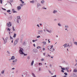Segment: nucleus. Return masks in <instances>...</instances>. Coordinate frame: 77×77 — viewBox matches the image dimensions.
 <instances>
[{"label":"nucleus","instance_id":"864d4df0","mask_svg":"<svg viewBox=\"0 0 77 77\" xmlns=\"http://www.w3.org/2000/svg\"><path fill=\"white\" fill-rule=\"evenodd\" d=\"M8 30L9 31H11V29H9V28H8Z\"/></svg>","mask_w":77,"mask_h":77},{"label":"nucleus","instance_id":"72a5a7b5","mask_svg":"<svg viewBox=\"0 0 77 77\" xmlns=\"http://www.w3.org/2000/svg\"><path fill=\"white\" fill-rule=\"evenodd\" d=\"M58 25L59 26H61V25L60 24V23H58Z\"/></svg>","mask_w":77,"mask_h":77},{"label":"nucleus","instance_id":"052dcab7","mask_svg":"<svg viewBox=\"0 0 77 77\" xmlns=\"http://www.w3.org/2000/svg\"><path fill=\"white\" fill-rule=\"evenodd\" d=\"M12 65H15V63H12Z\"/></svg>","mask_w":77,"mask_h":77},{"label":"nucleus","instance_id":"e433bc0d","mask_svg":"<svg viewBox=\"0 0 77 77\" xmlns=\"http://www.w3.org/2000/svg\"><path fill=\"white\" fill-rule=\"evenodd\" d=\"M73 72H77V70H75V69H74L73 70Z\"/></svg>","mask_w":77,"mask_h":77},{"label":"nucleus","instance_id":"b1692460","mask_svg":"<svg viewBox=\"0 0 77 77\" xmlns=\"http://www.w3.org/2000/svg\"><path fill=\"white\" fill-rule=\"evenodd\" d=\"M38 32H39L40 33L42 32H42H43V31H42V30H38Z\"/></svg>","mask_w":77,"mask_h":77},{"label":"nucleus","instance_id":"09e8293b","mask_svg":"<svg viewBox=\"0 0 77 77\" xmlns=\"http://www.w3.org/2000/svg\"><path fill=\"white\" fill-rule=\"evenodd\" d=\"M7 53H8V54H10V52H9V51H7Z\"/></svg>","mask_w":77,"mask_h":77},{"label":"nucleus","instance_id":"f3484780","mask_svg":"<svg viewBox=\"0 0 77 77\" xmlns=\"http://www.w3.org/2000/svg\"><path fill=\"white\" fill-rule=\"evenodd\" d=\"M74 44L75 45H76L77 46V42H75Z\"/></svg>","mask_w":77,"mask_h":77},{"label":"nucleus","instance_id":"aec40b11","mask_svg":"<svg viewBox=\"0 0 77 77\" xmlns=\"http://www.w3.org/2000/svg\"><path fill=\"white\" fill-rule=\"evenodd\" d=\"M65 28H66V29H68L69 28V26L67 25H65Z\"/></svg>","mask_w":77,"mask_h":77},{"label":"nucleus","instance_id":"f03ea898","mask_svg":"<svg viewBox=\"0 0 77 77\" xmlns=\"http://www.w3.org/2000/svg\"><path fill=\"white\" fill-rule=\"evenodd\" d=\"M18 41H19V38H17L15 40L14 43V45H16L17 44L18 42Z\"/></svg>","mask_w":77,"mask_h":77},{"label":"nucleus","instance_id":"4d7b16f0","mask_svg":"<svg viewBox=\"0 0 77 77\" xmlns=\"http://www.w3.org/2000/svg\"><path fill=\"white\" fill-rule=\"evenodd\" d=\"M49 33H51V30H50V31H49Z\"/></svg>","mask_w":77,"mask_h":77},{"label":"nucleus","instance_id":"79ce46f5","mask_svg":"<svg viewBox=\"0 0 77 77\" xmlns=\"http://www.w3.org/2000/svg\"><path fill=\"white\" fill-rule=\"evenodd\" d=\"M0 3L1 4H2V2H3V1H2V0H0Z\"/></svg>","mask_w":77,"mask_h":77},{"label":"nucleus","instance_id":"a211bd4d","mask_svg":"<svg viewBox=\"0 0 77 77\" xmlns=\"http://www.w3.org/2000/svg\"><path fill=\"white\" fill-rule=\"evenodd\" d=\"M45 2V1H44V0H43L41 1V3H42V4H44Z\"/></svg>","mask_w":77,"mask_h":77},{"label":"nucleus","instance_id":"ea45409f","mask_svg":"<svg viewBox=\"0 0 77 77\" xmlns=\"http://www.w3.org/2000/svg\"><path fill=\"white\" fill-rule=\"evenodd\" d=\"M41 47L40 46H38L37 47V49H38V48H41Z\"/></svg>","mask_w":77,"mask_h":77},{"label":"nucleus","instance_id":"393cba45","mask_svg":"<svg viewBox=\"0 0 77 77\" xmlns=\"http://www.w3.org/2000/svg\"><path fill=\"white\" fill-rule=\"evenodd\" d=\"M4 44H6V43L7 42V40H4Z\"/></svg>","mask_w":77,"mask_h":77},{"label":"nucleus","instance_id":"423d86ee","mask_svg":"<svg viewBox=\"0 0 77 77\" xmlns=\"http://www.w3.org/2000/svg\"><path fill=\"white\" fill-rule=\"evenodd\" d=\"M53 45H51V46H48V48L49 50H52V49L53 48Z\"/></svg>","mask_w":77,"mask_h":77},{"label":"nucleus","instance_id":"c9c22d12","mask_svg":"<svg viewBox=\"0 0 77 77\" xmlns=\"http://www.w3.org/2000/svg\"><path fill=\"white\" fill-rule=\"evenodd\" d=\"M64 74H65V75H68V73H67L66 72H65Z\"/></svg>","mask_w":77,"mask_h":77},{"label":"nucleus","instance_id":"4be33fe9","mask_svg":"<svg viewBox=\"0 0 77 77\" xmlns=\"http://www.w3.org/2000/svg\"><path fill=\"white\" fill-rule=\"evenodd\" d=\"M69 68V67H67L65 68V69L66 71H67V70H68Z\"/></svg>","mask_w":77,"mask_h":77},{"label":"nucleus","instance_id":"6e6552de","mask_svg":"<svg viewBox=\"0 0 77 77\" xmlns=\"http://www.w3.org/2000/svg\"><path fill=\"white\" fill-rule=\"evenodd\" d=\"M17 9L18 11H19V10L21 9V7L20 6H18L17 8Z\"/></svg>","mask_w":77,"mask_h":77},{"label":"nucleus","instance_id":"20e7f679","mask_svg":"<svg viewBox=\"0 0 77 77\" xmlns=\"http://www.w3.org/2000/svg\"><path fill=\"white\" fill-rule=\"evenodd\" d=\"M60 67L61 68V69H62L61 70V72H64V71L63 70H65V69L64 68H62V66H60Z\"/></svg>","mask_w":77,"mask_h":77},{"label":"nucleus","instance_id":"de8ad7c7","mask_svg":"<svg viewBox=\"0 0 77 77\" xmlns=\"http://www.w3.org/2000/svg\"><path fill=\"white\" fill-rule=\"evenodd\" d=\"M38 35H40V34H41V33L40 32H39L38 31Z\"/></svg>","mask_w":77,"mask_h":77},{"label":"nucleus","instance_id":"f257e3e1","mask_svg":"<svg viewBox=\"0 0 77 77\" xmlns=\"http://www.w3.org/2000/svg\"><path fill=\"white\" fill-rule=\"evenodd\" d=\"M19 52L20 54H23L24 56H27V54H24L21 49H20Z\"/></svg>","mask_w":77,"mask_h":77},{"label":"nucleus","instance_id":"6e6d98bb","mask_svg":"<svg viewBox=\"0 0 77 77\" xmlns=\"http://www.w3.org/2000/svg\"><path fill=\"white\" fill-rule=\"evenodd\" d=\"M21 3H22L23 4L24 3V1H22L21 2Z\"/></svg>","mask_w":77,"mask_h":77},{"label":"nucleus","instance_id":"680f3d73","mask_svg":"<svg viewBox=\"0 0 77 77\" xmlns=\"http://www.w3.org/2000/svg\"><path fill=\"white\" fill-rule=\"evenodd\" d=\"M37 26L38 27H40L39 26V24H37Z\"/></svg>","mask_w":77,"mask_h":77},{"label":"nucleus","instance_id":"473e14b6","mask_svg":"<svg viewBox=\"0 0 77 77\" xmlns=\"http://www.w3.org/2000/svg\"><path fill=\"white\" fill-rule=\"evenodd\" d=\"M1 72L2 74H4V72H5V71H4V70H3Z\"/></svg>","mask_w":77,"mask_h":77},{"label":"nucleus","instance_id":"412c9836","mask_svg":"<svg viewBox=\"0 0 77 77\" xmlns=\"http://www.w3.org/2000/svg\"><path fill=\"white\" fill-rule=\"evenodd\" d=\"M17 61V59H16L15 60L12 61L13 62H16Z\"/></svg>","mask_w":77,"mask_h":77},{"label":"nucleus","instance_id":"2eb2a0df","mask_svg":"<svg viewBox=\"0 0 77 77\" xmlns=\"http://www.w3.org/2000/svg\"><path fill=\"white\" fill-rule=\"evenodd\" d=\"M49 51H52V52H53V51H54V48H52V49L49 50Z\"/></svg>","mask_w":77,"mask_h":77},{"label":"nucleus","instance_id":"774afa93","mask_svg":"<svg viewBox=\"0 0 77 77\" xmlns=\"http://www.w3.org/2000/svg\"><path fill=\"white\" fill-rule=\"evenodd\" d=\"M77 63H76L75 65V66H77Z\"/></svg>","mask_w":77,"mask_h":77},{"label":"nucleus","instance_id":"2f4dec72","mask_svg":"<svg viewBox=\"0 0 77 77\" xmlns=\"http://www.w3.org/2000/svg\"><path fill=\"white\" fill-rule=\"evenodd\" d=\"M8 38H9V37H7L6 38H5V40L7 41L8 39Z\"/></svg>","mask_w":77,"mask_h":77},{"label":"nucleus","instance_id":"e2e57ef3","mask_svg":"<svg viewBox=\"0 0 77 77\" xmlns=\"http://www.w3.org/2000/svg\"><path fill=\"white\" fill-rule=\"evenodd\" d=\"M48 42L49 43H50V39H48Z\"/></svg>","mask_w":77,"mask_h":77},{"label":"nucleus","instance_id":"c85d7f7f","mask_svg":"<svg viewBox=\"0 0 77 77\" xmlns=\"http://www.w3.org/2000/svg\"><path fill=\"white\" fill-rule=\"evenodd\" d=\"M42 43H43L44 44H45V45H46V42H43Z\"/></svg>","mask_w":77,"mask_h":77},{"label":"nucleus","instance_id":"69168bd1","mask_svg":"<svg viewBox=\"0 0 77 77\" xmlns=\"http://www.w3.org/2000/svg\"><path fill=\"white\" fill-rule=\"evenodd\" d=\"M46 31L47 32H49V30H48V29H46Z\"/></svg>","mask_w":77,"mask_h":77},{"label":"nucleus","instance_id":"dca6fc26","mask_svg":"<svg viewBox=\"0 0 77 77\" xmlns=\"http://www.w3.org/2000/svg\"><path fill=\"white\" fill-rule=\"evenodd\" d=\"M30 3H35V1L32 0V1H30Z\"/></svg>","mask_w":77,"mask_h":77},{"label":"nucleus","instance_id":"603ef678","mask_svg":"<svg viewBox=\"0 0 77 77\" xmlns=\"http://www.w3.org/2000/svg\"><path fill=\"white\" fill-rule=\"evenodd\" d=\"M20 6H23V4H21L20 5Z\"/></svg>","mask_w":77,"mask_h":77},{"label":"nucleus","instance_id":"338daca9","mask_svg":"<svg viewBox=\"0 0 77 77\" xmlns=\"http://www.w3.org/2000/svg\"><path fill=\"white\" fill-rule=\"evenodd\" d=\"M12 69L13 70V69H15V68H13Z\"/></svg>","mask_w":77,"mask_h":77},{"label":"nucleus","instance_id":"0eeeda50","mask_svg":"<svg viewBox=\"0 0 77 77\" xmlns=\"http://www.w3.org/2000/svg\"><path fill=\"white\" fill-rule=\"evenodd\" d=\"M33 51L34 53H37L38 52V50L35 49H33Z\"/></svg>","mask_w":77,"mask_h":77},{"label":"nucleus","instance_id":"13d9d810","mask_svg":"<svg viewBox=\"0 0 77 77\" xmlns=\"http://www.w3.org/2000/svg\"><path fill=\"white\" fill-rule=\"evenodd\" d=\"M7 3H11L9 1H7Z\"/></svg>","mask_w":77,"mask_h":77},{"label":"nucleus","instance_id":"6ab92c4d","mask_svg":"<svg viewBox=\"0 0 77 77\" xmlns=\"http://www.w3.org/2000/svg\"><path fill=\"white\" fill-rule=\"evenodd\" d=\"M9 18L10 20H11L12 19V16H10L9 17Z\"/></svg>","mask_w":77,"mask_h":77},{"label":"nucleus","instance_id":"cd10ccee","mask_svg":"<svg viewBox=\"0 0 77 77\" xmlns=\"http://www.w3.org/2000/svg\"><path fill=\"white\" fill-rule=\"evenodd\" d=\"M17 19H21V18H20V16H19L17 17Z\"/></svg>","mask_w":77,"mask_h":77},{"label":"nucleus","instance_id":"1a4fd4ad","mask_svg":"<svg viewBox=\"0 0 77 77\" xmlns=\"http://www.w3.org/2000/svg\"><path fill=\"white\" fill-rule=\"evenodd\" d=\"M23 35H22L21 37L22 38L20 39V42H23Z\"/></svg>","mask_w":77,"mask_h":77},{"label":"nucleus","instance_id":"39448f33","mask_svg":"<svg viewBox=\"0 0 77 77\" xmlns=\"http://www.w3.org/2000/svg\"><path fill=\"white\" fill-rule=\"evenodd\" d=\"M42 6V5H41V4H39V3L37 2V8H39V7L41 6Z\"/></svg>","mask_w":77,"mask_h":77},{"label":"nucleus","instance_id":"49530a36","mask_svg":"<svg viewBox=\"0 0 77 77\" xmlns=\"http://www.w3.org/2000/svg\"><path fill=\"white\" fill-rule=\"evenodd\" d=\"M70 47H72V44L70 45Z\"/></svg>","mask_w":77,"mask_h":77},{"label":"nucleus","instance_id":"5701e85b","mask_svg":"<svg viewBox=\"0 0 77 77\" xmlns=\"http://www.w3.org/2000/svg\"><path fill=\"white\" fill-rule=\"evenodd\" d=\"M16 36H17V34H14V35L13 36L14 38H15L16 37Z\"/></svg>","mask_w":77,"mask_h":77},{"label":"nucleus","instance_id":"8fccbe9b","mask_svg":"<svg viewBox=\"0 0 77 77\" xmlns=\"http://www.w3.org/2000/svg\"><path fill=\"white\" fill-rule=\"evenodd\" d=\"M27 59H30V56H28Z\"/></svg>","mask_w":77,"mask_h":77},{"label":"nucleus","instance_id":"bb28decb","mask_svg":"<svg viewBox=\"0 0 77 77\" xmlns=\"http://www.w3.org/2000/svg\"><path fill=\"white\" fill-rule=\"evenodd\" d=\"M12 28H13V30L14 31H15V29H14V26H12Z\"/></svg>","mask_w":77,"mask_h":77},{"label":"nucleus","instance_id":"f704fd0d","mask_svg":"<svg viewBox=\"0 0 77 77\" xmlns=\"http://www.w3.org/2000/svg\"><path fill=\"white\" fill-rule=\"evenodd\" d=\"M7 12H11V10H9L7 11Z\"/></svg>","mask_w":77,"mask_h":77},{"label":"nucleus","instance_id":"37998d69","mask_svg":"<svg viewBox=\"0 0 77 77\" xmlns=\"http://www.w3.org/2000/svg\"><path fill=\"white\" fill-rule=\"evenodd\" d=\"M2 8L3 10H4V11H6V10L4 8Z\"/></svg>","mask_w":77,"mask_h":77},{"label":"nucleus","instance_id":"7ed1b4c3","mask_svg":"<svg viewBox=\"0 0 77 77\" xmlns=\"http://www.w3.org/2000/svg\"><path fill=\"white\" fill-rule=\"evenodd\" d=\"M7 26L8 27H11L12 26V23L10 22H9L8 23H7Z\"/></svg>","mask_w":77,"mask_h":77},{"label":"nucleus","instance_id":"7c9ffc66","mask_svg":"<svg viewBox=\"0 0 77 77\" xmlns=\"http://www.w3.org/2000/svg\"><path fill=\"white\" fill-rule=\"evenodd\" d=\"M10 39H12V40H13V38H12V37H11V35H10Z\"/></svg>","mask_w":77,"mask_h":77},{"label":"nucleus","instance_id":"bf43d9fd","mask_svg":"<svg viewBox=\"0 0 77 77\" xmlns=\"http://www.w3.org/2000/svg\"><path fill=\"white\" fill-rule=\"evenodd\" d=\"M32 41L33 42H35V41L34 40H32Z\"/></svg>","mask_w":77,"mask_h":77},{"label":"nucleus","instance_id":"a18cd8bd","mask_svg":"<svg viewBox=\"0 0 77 77\" xmlns=\"http://www.w3.org/2000/svg\"><path fill=\"white\" fill-rule=\"evenodd\" d=\"M40 37H41V36H40V35H38V36H37V38H40Z\"/></svg>","mask_w":77,"mask_h":77},{"label":"nucleus","instance_id":"c03bdc74","mask_svg":"<svg viewBox=\"0 0 77 77\" xmlns=\"http://www.w3.org/2000/svg\"><path fill=\"white\" fill-rule=\"evenodd\" d=\"M63 63H66V62H65V60H64L63 61Z\"/></svg>","mask_w":77,"mask_h":77},{"label":"nucleus","instance_id":"5fc2aeb1","mask_svg":"<svg viewBox=\"0 0 77 77\" xmlns=\"http://www.w3.org/2000/svg\"><path fill=\"white\" fill-rule=\"evenodd\" d=\"M52 77H56V75H55L53 76H52Z\"/></svg>","mask_w":77,"mask_h":77},{"label":"nucleus","instance_id":"4468645a","mask_svg":"<svg viewBox=\"0 0 77 77\" xmlns=\"http://www.w3.org/2000/svg\"><path fill=\"white\" fill-rule=\"evenodd\" d=\"M33 63H34V60H33L31 63V66H32L33 65Z\"/></svg>","mask_w":77,"mask_h":77},{"label":"nucleus","instance_id":"9b49d317","mask_svg":"<svg viewBox=\"0 0 77 77\" xmlns=\"http://www.w3.org/2000/svg\"><path fill=\"white\" fill-rule=\"evenodd\" d=\"M14 59H15V57L14 56H12L11 59L9 60H14Z\"/></svg>","mask_w":77,"mask_h":77},{"label":"nucleus","instance_id":"a19ab883","mask_svg":"<svg viewBox=\"0 0 77 77\" xmlns=\"http://www.w3.org/2000/svg\"><path fill=\"white\" fill-rule=\"evenodd\" d=\"M41 61H44V58H42V59H41Z\"/></svg>","mask_w":77,"mask_h":77},{"label":"nucleus","instance_id":"4c0bfd02","mask_svg":"<svg viewBox=\"0 0 77 77\" xmlns=\"http://www.w3.org/2000/svg\"><path fill=\"white\" fill-rule=\"evenodd\" d=\"M42 9H47V8H45L44 7H43Z\"/></svg>","mask_w":77,"mask_h":77},{"label":"nucleus","instance_id":"58836bf2","mask_svg":"<svg viewBox=\"0 0 77 77\" xmlns=\"http://www.w3.org/2000/svg\"><path fill=\"white\" fill-rule=\"evenodd\" d=\"M10 1L11 2V3H13L14 2V0H10Z\"/></svg>","mask_w":77,"mask_h":77},{"label":"nucleus","instance_id":"9d476101","mask_svg":"<svg viewBox=\"0 0 77 77\" xmlns=\"http://www.w3.org/2000/svg\"><path fill=\"white\" fill-rule=\"evenodd\" d=\"M57 10H54V11L53 12V14H56V13H57Z\"/></svg>","mask_w":77,"mask_h":77},{"label":"nucleus","instance_id":"f8f14e48","mask_svg":"<svg viewBox=\"0 0 77 77\" xmlns=\"http://www.w3.org/2000/svg\"><path fill=\"white\" fill-rule=\"evenodd\" d=\"M14 10L15 9H12L13 13H17V11H14Z\"/></svg>","mask_w":77,"mask_h":77},{"label":"nucleus","instance_id":"3c124183","mask_svg":"<svg viewBox=\"0 0 77 77\" xmlns=\"http://www.w3.org/2000/svg\"><path fill=\"white\" fill-rule=\"evenodd\" d=\"M69 44L70 45L72 44V42H69Z\"/></svg>","mask_w":77,"mask_h":77},{"label":"nucleus","instance_id":"c756f323","mask_svg":"<svg viewBox=\"0 0 77 77\" xmlns=\"http://www.w3.org/2000/svg\"><path fill=\"white\" fill-rule=\"evenodd\" d=\"M63 46L64 47L67 46V44L66 43L64 45H63Z\"/></svg>","mask_w":77,"mask_h":77},{"label":"nucleus","instance_id":"ddd939ff","mask_svg":"<svg viewBox=\"0 0 77 77\" xmlns=\"http://www.w3.org/2000/svg\"><path fill=\"white\" fill-rule=\"evenodd\" d=\"M20 20H21V19H17V23H20V22H19Z\"/></svg>","mask_w":77,"mask_h":77},{"label":"nucleus","instance_id":"a878e982","mask_svg":"<svg viewBox=\"0 0 77 77\" xmlns=\"http://www.w3.org/2000/svg\"><path fill=\"white\" fill-rule=\"evenodd\" d=\"M67 47H69V48L70 47V45L69 44V43H67Z\"/></svg>","mask_w":77,"mask_h":77},{"label":"nucleus","instance_id":"0e129e2a","mask_svg":"<svg viewBox=\"0 0 77 77\" xmlns=\"http://www.w3.org/2000/svg\"><path fill=\"white\" fill-rule=\"evenodd\" d=\"M25 44H26V43H25V42H24L23 43V45H25Z\"/></svg>","mask_w":77,"mask_h":77}]
</instances>
